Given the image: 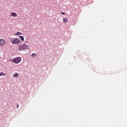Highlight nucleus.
<instances>
[{"mask_svg":"<svg viewBox=\"0 0 127 127\" xmlns=\"http://www.w3.org/2000/svg\"><path fill=\"white\" fill-rule=\"evenodd\" d=\"M68 21V18H64V19H63V22H64V23H65V22H67Z\"/></svg>","mask_w":127,"mask_h":127,"instance_id":"8","label":"nucleus"},{"mask_svg":"<svg viewBox=\"0 0 127 127\" xmlns=\"http://www.w3.org/2000/svg\"><path fill=\"white\" fill-rule=\"evenodd\" d=\"M12 76L14 78H18L19 77V74H18V73H15L13 74Z\"/></svg>","mask_w":127,"mask_h":127,"instance_id":"5","label":"nucleus"},{"mask_svg":"<svg viewBox=\"0 0 127 127\" xmlns=\"http://www.w3.org/2000/svg\"><path fill=\"white\" fill-rule=\"evenodd\" d=\"M18 107H19V105L18 104V105H17V109H18Z\"/></svg>","mask_w":127,"mask_h":127,"instance_id":"13","label":"nucleus"},{"mask_svg":"<svg viewBox=\"0 0 127 127\" xmlns=\"http://www.w3.org/2000/svg\"><path fill=\"white\" fill-rule=\"evenodd\" d=\"M61 14H63L64 15H65V13H64L63 12H61Z\"/></svg>","mask_w":127,"mask_h":127,"instance_id":"12","label":"nucleus"},{"mask_svg":"<svg viewBox=\"0 0 127 127\" xmlns=\"http://www.w3.org/2000/svg\"><path fill=\"white\" fill-rule=\"evenodd\" d=\"M22 33H20V32H18L16 34H15V35H22Z\"/></svg>","mask_w":127,"mask_h":127,"instance_id":"9","label":"nucleus"},{"mask_svg":"<svg viewBox=\"0 0 127 127\" xmlns=\"http://www.w3.org/2000/svg\"><path fill=\"white\" fill-rule=\"evenodd\" d=\"M19 38H20L21 41H24V37L22 36H19Z\"/></svg>","mask_w":127,"mask_h":127,"instance_id":"7","label":"nucleus"},{"mask_svg":"<svg viewBox=\"0 0 127 127\" xmlns=\"http://www.w3.org/2000/svg\"><path fill=\"white\" fill-rule=\"evenodd\" d=\"M10 42L13 45H16V44H19L20 43V40L18 38H10Z\"/></svg>","mask_w":127,"mask_h":127,"instance_id":"2","label":"nucleus"},{"mask_svg":"<svg viewBox=\"0 0 127 127\" xmlns=\"http://www.w3.org/2000/svg\"><path fill=\"white\" fill-rule=\"evenodd\" d=\"M20 61H21V59L20 58H17L16 59H14L13 62H14V63H16V64H17L19 63Z\"/></svg>","mask_w":127,"mask_h":127,"instance_id":"3","label":"nucleus"},{"mask_svg":"<svg viewBox=\"0 0 127 127\" xmlns=\"http://www.w3.org/2000/svg\"><path fill=\"white\" fill-rule=\"evenodd\" d=\"M11 16H13V17H16V16H17V14H16V13L15 12H11Z\"/></svg>","mask_w":127,"mask_h":127,"instance_id":"6","label":"nucleus"},{"mask_svg":"<svg viewBox=\"0 0 127 127\" xmlns=\"http://www.w3.org/2000/svg\"><path fill=\"white\" fill-rule=\"evenodd\" d=\"M0 76H5V73H3L1 72L0 73Z\"/></svg>","mask_w":127,"mask_h":127,"instance_id":"10","label":"nucleus"},{"mask_svg":"<svg viewBox=\"0 0 127 127\" xmlns=\"http://www.w3.org/2000/svg\"><path fill=\"white\" fill-rule=\"evenodd\" d=\"M5 43V40L3 39H0V46H2L4 45Z\"/></svg>","mask_w":127,"mask_h":127,"instance_id":"4","label":"nucleus"},{"mask_svg":"<svg viewBox=\"0 0 127 127\" xmlns=\"http://www.w3.org/2000/svg\"><path fill=\"white\" fill-rule=\"evenodd\" d=\"M29 49V46L27 45L25 43L23 44L18 46L19 51H22L23 50H27Z\"/></svg>","mask_w":127,"mask_h":127,"instance_id":"1","label":"nucleus"},{"mask_svg":"<svg viewBox=\"0 0 127 127\" xmlns=\"http://www.w3.org/2000/svg\"><path fill=\"white\" fill-rule=\"evenodd\" d=\"M32 57H36V54H35V53L32 54Z\"/></svg>","mask_w":127,"mask_h":127,"instance_id":"11","label":"nucleus"}]
</instances>
